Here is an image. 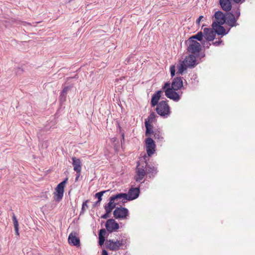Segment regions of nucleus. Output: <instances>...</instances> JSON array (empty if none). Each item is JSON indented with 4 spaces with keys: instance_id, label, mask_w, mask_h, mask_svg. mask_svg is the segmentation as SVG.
Instances as JSON below:
<instances>
[{
    "instance_id": "nucleus-1",
    "label": "nucleus",
    "mask_w": 255,
    "mask_h": 255,
    "mask_svg": "<svg viewBox=\"0 0 255 255\" xmlns=\"http://www.w3.org/2000/svg\"><path fill=\"white\" fill-rule=\"evenodd\" d=\"M157 173V167L151 164H148L146 161L137 163L136 175L134 179L136 182H140L146 174H149L150 178H153Z\"/></svg>"
},
{
    "instance_id": "nucleus-2",
    "label": "nucleus",
    "mask_w": 255,
    "mask_h": 255,
    "mask_svg": "<svg viewBox=\"0 0 255 255\" xmlns=\"http://www.w3.org/2000/svg\"><path fill=\"white\" fill-rule=\"evenodd\" d=\"M156 113L160 116L167 118L170 114V107L166 101H161L156 106Z\"/></svg>"
},
{
    "instance_id": "nucleus-3",
    "label": "nucleus",
    "mask_w": 255,
    "mask_h": 255,
    "mask_svg": "<svg viewBox=\"0 0 255 255\" xmlns=\"http://www.w3.org/2000/svg\"><path fill=\"white\" fill-rule=\"evenodd\" d=\"M127 241L126 240L122 239L120 241L117 240L114 241L112 240H107L106 243L107 248L113 251H116L119 250L121 248L123 249V247H126Z\"/></svg>"
},
{
    "instance_id": "nucleus-4",
    "label": "nucleus",
    "mask_w": 255,
    "mask_h": 255,
    "mask_svg": "<svg viewBox=\"0 0 255 255\" xmlns=\"http://www.w3.org/2000/svg\"><path fill=\"white\" fill-rule=\"evenodd\" d=\"M204 36L206 41L204 40L202 44L204 47L208 48L210 44L209 41H213L216 36V33L213 28H205L204 29Z\"/></svg>"
},
{
    "instance_id": "nucleus-5",
    "label": "nucleus",
    "mask_w": 255,
    "mask_h": 255,
    "mask_svg": "<svg viewBox=\"0 0 255 255\" xmlns=\"http://www.w3.org/2000/svg\"><path fill=\"white\" fill-rule=\"evenodd\" d=\"M68 178H66L62 182L58 184L55 188L54 193V199L57 202L60 201L63 197L64 187L68 181Z\"/></svg>"
},
{
    "instance_id": "nucleus-6",
    "label": "nucleus",
    "mask_w": 255,
    "mask_h": 255,
    "mask_svg": "<svg viewBox=\"0 0 255 255\" xmlns=\"http://www.w3.org/2000/svg\"><path fill=\"white\" fill-rule=\"evenodd\" d=\"M187 50L189 53L198 54L201 50V44L196 40H188Z\"/></svg>"
},
{
    "instance_id": "nucleus-7",
    "label": "nucleus",
    "mask_w": 255,
    "mask_h": 255,
    "mask_svg": "<svg viewBox=\"0 0 255 255\" xmlns=\"http://www.w3.org/2000/svg\"><path fill=\"white\" fill-rule=\"evenodd\" d=\"M113 214L116 219H125L128 215V211L126 208L117 207Z\"/></svg>"
},
{
    "instance_id": "nucleus-8",
    "label": "nucleus",
    "mask_w": 255,
    "mask_h": 255,
    "mask_svg": "<svg viewBox=\"0 0 255 255\" xmlns=\"http://www.w3.org/2000/svg\"><path fill=\"white\" fill-rule=\"evenodd\" d=\"M146 152L149 156H151L155 151V144L151 137H147L145 140Z\"/></svg>"
},
{
    "instance_id": "nucleus-9",
    "label": "nucleus",
    "mask_w": 255,
    "mask_h": 255,
    "mask_svg": "<svg viewBox=\"0 0 255 255\" xmlns=\"http://www.w3.org/2000/svg\"><path fill=\"white\" fill-rule=\"evenodd\" d=\"M105 226L107 230L109 233H112L119 229V224L113 219L108 220Z\"/></svg>"
},
{
    "instance_id": "nucleus-10",
    "label": "nucleus",
    "mask_w": 255,
    "mask_h": 255,
    "mask_svg": "<svg viewBox=\"0 0 255 255\" xmlns=\"http://www.w3.org/2000/svg\"><path fill=\"white\" fill-rule=\"evenodd\" d=\"M176 91L172 88L167 89L165 91V96L174 101L178 102L180 99V96Z\"/></svg>"
},
{
    "instance_id": "nucleus-11",
    "label": "nucleus",
    "mask_w": 255,
    "mask_h": 255,
    "mask_svg": "<svg viewBox=\"0 0 255 255\" xmlns=\"http://www.w3.org/2000/svg\"><path fill=\"white\" fill-rule=\"evenodd\" d=\"M226 22L230 27H234L239 25L237 22V19L235 16L231 12L228 13L226 15Z\"/></svg>"
},
{
    "instance_id": "nucleus-12",
    "label": "nucleus",
    "mask_w": 255,
    "mask_h": 255,
    "mask_svg": "<svg viewBox=\"0 0 255 255\" xmlns=\"http://www.w3.org/2000/svg\"><path fill=\"white\" fill-rule=\"evenodd\" d=\"M222 25L223 24H220L215 22H213L212 27L214 30L216 34H217L218 35H224L227 33V32H226V29Z\"/></svg>"
},
{
    "instance_id": "nucleus-13",
    "label": "nucleus",
    "mask_w": 255,
    "mask_h": 255,
    "mask_svg": "<svg viewBox=\"0 0 255 255\" xmlns=\"http://www.w3.org/2000/svg\"><path fill=\"white\" fill-rule=\"evenodd\" d=\"M163 94V91L159 90L155 92V93L152 96L150 104L152 107H154L159 104V100Z\"/></svg>"
},
{
    "instance_id": "nucleus-14",
    "label": "nucleus",
    "mask_w": 255,
    "mask_h": 255,
    "mask_svg": "<svg viewBox=\"0 0 255 255\" xmlns=\"http://www.w3.org/2000/svg\"><path fill=\"white\" fill-rule=\"evenodd\" d=\"M226 15L221 11H216L213 17L215 19V22L220 24H224L226 22Z\"/></svg>"
},
{
    "instance_id": "nucleus-15",
    "label": "nucleus",
    "mask_w": 255,
    "mask_h": 255,
    "mask_svg": "<svg viewBox=\"0 0 255 255\" xmlns=\"http://www.w3.org/2000/svg\"><path fill=\"white\" fill-rule=\"evenodd\" d=\"M139 194V189L138 188H130L127 194L128 200L130 201L136 199Z\"/></svg>"
},
{
    "instance_id": "nucleus-16",
    "label": "nucleus",
    "mask_w": 255,
    "mask_h": 255,
    "mask_svg": "<svg viewBox=\"0 0 255 255\" xmlns=\"http://www.w3.org/2000/svg\"><path fill=\"white\" fill-rule=\"evenodd\" d=\"M68 242L69 244L74 246L79 247L80 245V240L76 237L75 232H72L70 234L68 237Z\"/></svg>"
},
{
    "instance_id": "nucleus-17",
    "label": "nucleus",
    "mask_w": 255,
    "mask_h": 255,
    "mask_svg": "<svg viewBox=\"0 0 255 255\" xmlns=\"http://www.w3.org/2000/svg\"><path fill=\"white\" fill-rule=\"evenodd\" d=\"M183 87V81L181 77H176L173 79L171 84V88L174 91H177Z\"/></svg>"
},
{
    "instance_id": "nucleus-18",
    "label": "nucleus",
    "mask_w": 255,
    "mask_h": 255,
    "mask_svg": "<svg viewBox=\"0 0 255 255\" xmlns=\"http://www.w3.org/2000/svg\"><path fill=\"white\" fill-rule=\"evenodd\" d=\"M183 61L188 67H193L196 65V59L194 55H189L185 58Z\"/></svg>"
},
{
    "instance_id": "nucleus-19",
    "label": "nucleus",
    "mask_w": 255,
    "mask_h": 255,
    "mask_svg": "<svg viewBox=\"0 0 255 255\" xmlns=\"http://www.w3.org/2000/svg\"><path fill=\"white\" fill-rule=\"evenodd\" d=\"M110 198L111 199V201L113 202H115V200H120L122 201L128 200L127 194L124 193H120L115 195H113L110 197Z\"/></svg>"
},
{
    "instance_id": "nucleus-20",
    "label": "nucleus",
    "mask_w": 255,
    "mask_h": 255,
    "mask_svg": "<svg viewBox=\"0 0 255 255\" xmlns=\"http://www.w3.org/2000/svg\"><path fill=\"white\" fill-rule=\"evenodd\" d=\"M72 159V165L75 171H81L82 163L80 159L73 157Z\"/></svg>"
},
{
    "instance_id": "nucleus-21",
    "label": "nucleus",
    "mask_w": 255,
    "mask_h": 255,
    "mask_svg": "<svg viewBox=\"0 0 255 255\" xmlns=\"http://www.w3.org/2000/svg\"><path fill=\"white\" fill-rule=\"evenodd\" d=\"M220 4L225 11H229L231 9L232 5L229 0H220Z\"/></svg>"
},
{
    "instance_id": "nucleus-22",
    "label": "nucleus",
    "mask_w": 255,
    "mask_h": 255,
    "mask_svg": "<svg viewBox=\"0 0 255 255\" xmlns=\"http://www.w3.org/2000/svg\"><path fill=\"white\" fill-rule=\"evenodd\" d=\"M145 127L146 128L145 136L150 137L151 135L154 133L152 130V126L149 123V121H145Z\"/></svg>"
},
{
    "instance_id": "nucleus-23",
    "label": "nucleus",
    "mask_w": 255,
    "mask_h": 255,
    "mask_svg": "<svg viewBox=\"0 0 255 255\" xmlns=\"http://www.w3.org/2000/svg\"><path fill=\"white\" fill-rule=\"evenodd\" d=\"M117 204L115 202L111 201V199L110 198L109 203L104 206L106 212L111 213L112 210L116 207Z\"/></svg>"
},
{
    "instance_id": "nucleus-24",
    "label": "nucleus",
    "mask_w": 255,
    "mask_h": 255,
    "mask_svg": "<svg viewBox=\"0 0 255 255\" xmlns=\"http://www.w3.org/2000/svg\"><path fill=\"white\" fill-rule=\"evenodd\" d=\"M188 67L185 63L183 61L177 65L178 71L177 73L182 74L183 72Z\"/></svg>"
},
{
    "instance_id": "nucleus-25",
    "label": "nucleus",
    "mask_w": 255,
    "mask_h": 255,
    "mask_svg": "<svg viewBox=\"0 0 255 255\" xmlns=\"http://www.w3.org/2000/svg\"><path fill=\"white\" fill-rule=\"evenodd\" d=\"M203 33L201 31H200L198 32L196 34L190 37L188 40H195V39H197L202 42L203 40Z\"/></svg>"
},
{
    "instance_id": "nucleus-26",
    "label": "nucleus",
    "mask_w": 255,
    "mask_h": 255,
    "mask_svg": "<svg viewBox=\"0 0 255 255\" xmlns=\"http://www.w3.org/2000/svg\"><path fill=\"white\" fill-rule=\"evenodd\" d=\"M109 191V190H106V191H101V192H99L97 193H96V194L95 195V196L96 198H98V201L101 202L102 200V196L103 195V194L107 192H108Z\"/></svg>"
},
{
    "instance_id": "nucleus-27",
    "label": "nucleus",
    "mask_w": 255,
    "mask_h": 255,
    "mask_svg": "<svg viewBox=\"0 0 255 255\" xmlns=\"http://www.w3.org/2000/svg\"><path fill=\"white\" fill-rule=\"evenodd\" d=\"M156 115L153 112H152L149 115L148 118L146 119L145 121H149V123L151 124L154 121Z\"/></svg>"
},
{
    "instance_id": "nucleus-28",
    "label": "nucleus",
    "mask_w": 255,
    "mask_h": 255,
    "mask_svg": "<svg viewBox=\"0 0 255 255\" xmlns=\"http://www.w3.org/2000/svg\"><path fill=\"white\" fill-rule=\"evenodd\" d=\"M153 137L155 139L162 140L163 137L162 136L161 133L159 131H155L153 134Z\"/></svg>"
},
{
    "instance_id": "nucleus-29",
    "label": "nucleus",
    "mask_w": 255,
    "mask_h": 255,
    "mask_svg": "<svg viewBox=\"0 0 255 255\" xmlns=\"http://www.w3.org/2000/svg\"><path fill=\"white\" fill-rule=\"evenodd\" d=\"M12 219L13 223L14 228H18V222L15 214L13 213H12Z\"/></svg>"
},
{
    "instance_id": "nucleus-30",
    "label": "nucleus",
    "mask_w": 255,
    "mask_h": 255,
    "mask_svg": "<svg viewBox=\"0 0 255 255\" xmlns=\"http://www.w3.org/2000/svg\"><path fill=\"white\" fill-rule=\"evenodd\" d=\"M88 202H89V200H87L86 201H85V202H84L83 203L80 214L84 213V212L86 211V210L88 208V206L87 205V203Z\"/></svg>"
},
{
    "instance_id": "nucleus-31",
    "label": "nucleus",
    "mask_w": 255,
    "mask_h": 255,
    "mask_svg": "<svg viewBox=\"0 0 255 255\" xmlns=\"http://www.w3.org/2000/svg\"><path fill=\"white\" fill-rule=\"evenodd\" d=\"M106 234V231L105 229H102L100 230L99 233V237H101L102 238H105V236Z\"/></svg>"
},
{
    "instance_id": "nucleus-32",
    "label": "nucleus",
    "mask_w": 255,
    "mask_h": 255,
    "mask_svg": "<svg viewBox=\"0 0 255 255\" xmlns=\"http://www.w3.org/2000/svg\"><path fill=\"white\" fill-rule=\"evenodd\" d=\"M170 74L172 77H173L175 74V67L172 65L170 68Z\"/></svg>"
},
{
    "instance_id": "nucleus-33",
    "label": "nucleus",
    "mask_w": 255,
    "mask_h": 255,
    "mask_svg": "<svg viewBox=\"0 0 255 255\" xmlns=\"http://www.w3.org/2000/svg\"><path fill=\"white\" fill-rule=\"evenodd\" d=\"M168 89H171V87L170 86V83L169 82H166L165 83L164 86L162 87V89L164 90H166Z\"/></svg>"
},
{
    "instance_id": "nucleus-34",
    "label": "nucleus",
    "mask_w": 255,
    "mask_h": 255,
    "mask_svg": "<svg viewBox=\"0 0 255 255\" xmlns=\"http://www.w3.org/2000/svg\"><path fill=\"white\" fill-rule=\"evenodd\" d=\"M240 10L239 8H238L235 11V16L236 17V19L238 20L240 16Z\"/></svg>"
},
{
    "instance_id": "nucleus-35",
    "label": "nucleus",
    "mask_w": 255,
    "mask_h": 255,
    "mask_svg": "<svg viewBox=\"0 0 255 255\" xmlns=\"http://www.w3.org/2000/svg\"><path fill=\"white\" fill-rule=\"evenodd\" d=\"M66 94H63V93L61 92L60 95L59 96L60 100L61 101L64 102L66 100Z\"/></svg>"
},
{
    "instance_id": "nucleus-36",
    "label": "nucleus",
    "mask_w": 255,
    "mask_h": 255,
    "mask_svg": "<svg viewBox=\"0 0 255 255\" xmlns=\"http://www.w3.org/2000/svg\"><path fill=\"white\" fill-rule=\"evenodd\" d=\"M105 238H102L101 237H99V244L100 245L102 246L104 244V242L105 241Z\"/></svg>"
},
{
    "instance_id": "nucleus-37",
    "label": "nucleus",
    "mask_w": 255,
    "mask_h": 255,
    "mask_svg": "<svg viewBox=\"0 0 255 255\" xmlns=\"http://www.w3.org/2000/svg\"><path fill=\"white\" fill-rule=\"evenodd\" d=\"M81 171H76V177L75 178V181H77L79 179V178L81 175Z\"/></svg>"
},
{
    "instance_id": "nucleus-38",
    "label": "nucleus",
    "mask_w": 255,
    "mask_h": 255,
    "mask_svg": "<svg viewBox=\"0 0 255 255\" xmlns=\"http://www.w3.org/2000/svg\"><path fill=\"white\" fill-rule=\"evenodd\" d=\"M110 213H108L107 212H106V213L104 214V215H103L101 217L103 219H107L109 217V214Z\"/></svg>"
},
{
    "instance_id": "nucleus-39",
    "label": "nucleus",
    "mask_w": 255,
    "mask_h": 255,
    "mask_svg": "<svg viewBox=\"0 0 255 255\" xmlns=\"http://www.w3.org/2000/svg\"><path fill=\"white\" fill-rule=\"evenodd\" d=\"M69 88L67 87H65L62 91H61V93H63V94H67V91H68Z\"/></svg>"
},
{
    "instance_id": "nucleus-40",
    "label": "nucleus",
    "mask_w": 255,
    "mask_h": 255,
    "mask_svg": "<svg viewBox=\"0 0 255 255\" xmlns=\"http://www.w3.org/2000/svg\"><path fill=\"white\" fill-rule=\"evenodd\" d=\"M100 203H101V202L97 200L96 202H95L94 203V204L93 205V207L95 208L96 207L99 206L100 205Z\"/></svg>"
},
{
    "instance_id": "nucleus-41",
    "label": "nucleus",
    "mask_w": 255,
    "mask_h": 255,
    "mask_svg": "<svg viewBox=\"0 0 255 255\" xmlns=\"http://www.w3.org/2000/svg\"><path fill=\"white\" fill-rule=\"evenodd\" d=\"M222 42V40H219L218 41H215L213 42V44L216 46H219L220 44Z\"/></svg>"
},
{
    "instance_id": "nucleus-42",
    "label": "nucleus",
    "mask_w": 255,
    "mask_h": 255,
    "mask_svg": "<svg viewBox=\"0 0 255 255\" xmlns=\"http://www.w3.org/2000/svg\"><path fill=\"white\" fill-rule=\"evenodd\" d=\"M203 18V16L202 15L200 16L199 18L196 20V23L199 24L200 21L202 20Z\"/></svg>"
},
{
    "instance_id": "nucleus-43",
    "label": "nucleus",
    "mask_w": 255,
    "mask_h": 255,
    "mask_svg": "<svg viewBox=\"0 0 255 255\" xmlns=\"http://www.w3.org/2000/svg\"><path fill=\"white\" fill-rule=\"evenodd\" d=\"M232 0L237 3H243L245 1V0Z\"/></svg>"
},
{
    "instance_id": "nucleus-44",
    "label": "nucleus",
    "mask_w": 255,
    "mask_h": 255,
    "mask_svg": "<svg viewBox=\"0 0 255 255\" xmlns=\"http://www.w3.org/2000/svg\"><path fill=\"white\" fill-rule=\"evenodd\" d=\"M102 255H108V253L106 250H103L102 252Z\"/></svg>"
},
{
    "instance_id": "nucleus-45",
    "label": "nucleus",
    "mask_w": 255,
    "mask_h": 255,
    "mask_svg": "<svg viewBox=\"0 0 255 255\" xmlns=\"http://www.w3.org/2000/svg\"><path fill=\"white\" fill-rule=\"evenodd\" d=\"M14 230H15V234L16 235H17V236H19V232H18V228H14Z\"/></svg>"
},
{
    "instance_id": "nucleus-46",
    "label": "nucleus",
    "mask_w": 255,
    "mask_h": 255,
    "mask_svg": "<svg viewBox=\"0 0 255 255\" xmlns=\"http://www.w3.org/2000/svg\"><path fill=\"white\" fill-rule=\"evenodd\" d=\"M122 137H123V141H124V133H122Z\"/></svg>"
}]
</instances>
